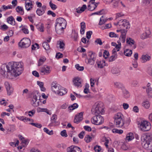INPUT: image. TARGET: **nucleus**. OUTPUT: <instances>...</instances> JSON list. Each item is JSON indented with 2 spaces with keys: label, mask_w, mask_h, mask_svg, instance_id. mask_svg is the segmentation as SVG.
Returning a JSON list of instances; mask_svg holds the SVG:
<instances>
[{
  "label": "nucleus",
  "mask_w": 152,
  "mask_h": 152,
  "mask_svg": "<svg viewBox=\"0 0 152 152\" xmlns=\"http://www.w3.org/2000/svg\"><path fill=\"white\" fill-rule=\"evenodd\" d=\"M123 115L121 113L116 114L114 116V123L117 127H121L124 124Z\"/></svg>",
  "instance_id": "39448f33"
},
{
  "label": "nucleus",
  "mask_w": 152,
  "mask_h": 152,
  "mask_svg": "<svg viewBox=\"0 0 152 152\" xmlns=\"http://www.w3.org/2000/svg\"><path fill=\"white\" fill-rule=\"evenodd\" d=\"M78 105L77 103H74L71 106L69 107V109L70 110H73L75 108L78 107Z\"/></svg>",
  "instance_id": "37998d69"
},
{
  "label": "nucleus",
  "mask_w": 152,
  "mask_h": 152,
  "mask_svg": "<svg viewBox=\"0 0 152 152\" xmlns=\"http://www.w3.org/2000/svg\"><path fill=\"white\" fill-rule=\"evenodd\" d=\"M60 88L59 90V91L57 94H58L60 95H63L66 93L67 91L66 89L62 88L61 87H60Z\"/></svg>",
  "instance_id": "cd10ccee"
},
{
  "label": "nucleus",
  "mask_w": 152,
  "mask_h": 152,
  "mask_svg": "<svg viewBox=\"0 0 152 152\" xmlns=\"http://www.w3.org/2000/svg\"><path fill=\"white\" fill-rule=\"evenodd\" d=\"M142 106L144 107L145 108H148L150 106L149 102L148 101H145L143 102L142 104Z\"/></svg>",
  "instance_id": "a18cd8bd"
},
{
  "label": "nucleus",
  "mask_w": 152,
  "mask_h": 152,
  "mask_svg": "<svg viewBox=\"0 0 152 152\" xmlns=\"http://www.w3.org/2000/svg\"><path fill=\"white\" fill-rule=\"evenodd\" d=\"M8 28V26L5 24L1 25V26L0 27V29L2 30H6Z\"/></svg>",
  "instance_id": "774afa93"
},
{
  "label": "nucleus",
  "mask_w": 152,
  "mask_h": 152,
  "mask_svg": "<svg viewBox=\"0 0 152 152\" xmlns=\"http://www.w3.org/2000/svg\"><path fill=\"white\" fill-rule=\"evenodd\" d=\"M56 25L55 29L57 34H61L64 32L63 29H65L66 25V22L63 18H59L56 20Z\"/></svg>",
  "instance_id": "f03ea898"
},
{
  "label": "nucleus",
  "mask_w": 152,
  "mask_h": 152,
  "mask_svg": "<svg viewBox=\"0 0 152 152\" xmlns=\"http://www.w3.org/2000/svg\"><path fill=\"white\" fill-rule=\"evenodd\" d=\"M143 62H145L147 61H149L151 59V57L148 55H143L142 57Z\"/></svg>",
  "instance_id": "72a5a7b5"
},
{
  "label": "nucleus",
  "mask_w": 152,
  "mask_h": 152,
  "mask_svg": "<svg viewBox=\"0 0 152 152\" xmlns=\"http://www.w3.org/2000/svg\"><path fill=\"white\" fill-rule=\"evenodd\" d=\"M104 16H102L100 18L99 24V25H102L105 23L108 19H104Z\"/></svg>",
  "instance_id": "ea45409f"
},
{
  "label": "nucleus",
  "mask_w": 152,
  "mask_h": 152,
  "mask_svg": "<svg viewBox=\"0 0 152 152\" xmlns=\"http://www.w3.org/2000/svg\"><path fill=\"white\" fill-rule=\"evenodd\" d=\"M5 87L6 89L7 94L10 95L12 93L13 89L11 85L8 82H5L4 83Z\"/></svg>",
  "instance_id": "2eb2a0df"
},
{
  "label": "nucleus",
  "mask_w": 152,
  "mask_h": 152,
  "mask_svg": "<svg viewBox=\"0 0 152 152\" xmlns=\"http://www.w3.org/2000/svg\"><path fill=\"white\" fill-rule=\"evenodd\" d=\"M50 72V67L48 66L42 67L40 69V74L42 75H48Z\"/></svg>",
  "instance_id": "ddd939ff"
},
{
  "label": "nucleus",
  "mask_w": 152,
  "mask_h": 152,
  "mask_svg": "<svg viewBox=\"0 0 152 152\" xmlns=\"http://www.w3.org/2000/svg\"><path fill=\"white\" fill-rule=\"evenodd\" d=\"M104 9H102L99 11L93 13L91 14V15H92L95 14L99 15H102L103 14V12L104 11Z\"/></svg>",
  "instance_id": "5fc2aeb1"
},
{
  "label": "nucleus",
  "mask_w": 152,
  "mask_h": 152,
  "mask_svg": "<svg viewBox=\"0 0 152 152\" xmlns=\"http://www.w3.org/2000/svg\"><path fill=\"white\" fill-rule=\"evenodd\" d=\"M36 27L38 30L40 32H43L44 31V27L43 23H41L36 25Z\"/></svg>",
  "instance_id": "2f4dec72"
},
{
  "label": "nucleus",
  "mask_w": 152,
  "mask_h": 152,
  "mask_svg": "<svg viewBox=\"0 0 152 152\" xmlns=\"http://www.w3.org/2000/svg\"><path fill=\"white\" fill-rule=\"evenodd\" d=\"M91 111L95 115L103 114L104 113L103 103L101 102H97L94 105Z\"/></svg>",
  "instance_id": "7ed1b4c3"
},
{
  "label": "nucleus",
  "mask_w": 152,
  "mask_h": 152,
  "mask_svg": "<svg viewBox=\"0 0 152 152\" xmlns=\"http://www.w3.org/2000/svg\"><path fill=\"white\" fill-rule=\"evenodd\" d=\"M95 115L91 119V122L93 124L99 125L103 123L104 119L102 116L99 114Z\"/></svg>",
  "instance_id": "6e6552de"
},
{
  "label": "nucleus",
  "mask_w": 152,
  "mask_h": 152,
  "mask_svg": "<svg viewBox=\"0 0 152 152\" xmlns=\"http://www.w3.org/2000/svg\"><path fill=\"white\" fill-rule=\"evenodd\" d=\"M133 139V133L130 132L127 134L125 138V141L126 142H129Z\"/></svg>",
  "instance_id": "b1692460"
},
{
  "label": "nucleus",
  "mask_w": 152,
  "mask_h": 152,
  "mask_svg": "<svg viewBox=\"0 0 152 152\" xmlns=\"http://www.w3.org/2000/svg\"><path fill=\"white\" fill-rule=\"evenodd\" d=\"M31 42L28 38H23L18 43L19 47L23 48L28 47L31 45Z\"/></svg>",
  "instance_id": "1a4fd4ad"
},
{
  "label": "nucleus",
  "mask_w": 152,
  "mask_h": 152,
  "mask_svg": "<svg viewBox=\"0 0 152 152\" xmlns=\"http://www.w3.org/2000/svg\"><path fill=\"white\" fill-rule=\"evenodd\" d=\"M94 137L95 135L93 134L91 135V137L89 135H87L85 137L84 140L87 143H89L92 140V138H94Z\"/></svg>",
  "instance_id": "4be33fe9"
},
{
  "label": "nucleus",
  "mask_w": 152,
  "mask_h": 152,
  "mask_svg": "<svg viewBox=\"0 0 152 152\" xmlns=\"http://www.w3.org/2000/svg\"><path fill=\"white\" fill-rule=\"evenodd\" d=\"M122 34H121L120 39L122 43H124L125 41L126 35V31H122Z\"/></svg>",
  "instance_id": "a878e982"
},
{
  "label": "nucleus",
  "mask_w": 152,
  "mask_h": 152,
  "mask_svg": "<svg viewBox=\"0 0 152 152\" xmlns=\"http://www.w3.org/2000/svg\"><path fill=\"white\" fill-rule=\"evenodd\" d=\"M75 67L77 70L80 71H82L84 69V67L80 66L78 64L75 65Z\"/></svg>",
  "instance_id": "603ef678"
},
{
  "label": "nucleus",
  "mask_w": 152,
  "mask_h": 152,
  "mask_svg": "<svg viewBox=\"0 0 152 152\" xmlns=\"http://www.w3.org/2000/svg\"><path fill=\"white\" fill-rule=\"evenodd\" d=\"M102 139L103 140V142H105L104 145L106 146L107 148H108V144L109 142V140L105 137H104Z\"/></svg>",
  "instance_id": "de8ad7c7"
},
{
  "label": "nucleus",
  "mask_w": 152,
  "mask_h": 152,
  "mask_svg": "<svg viewBox=\"0 0 152 152\" xmlns=\"http://www.w3.org/2000/svg\"><path fill=\"white\" fill-rule=\"evenodd\" d=\"M113 3V7L114 8L116 9L118 7L120 2V0H111L110 2Z\"/></svg>",
  "instance_id": "5701e85b"
},
{
  "label": "nucleus",
  "mask_w": 152,
  "mask_h": 152,
  "mask_svg": "<svg viewBox=\"0 0 152 152\" xmlns=\"http://www.w3.org/2000/svg\"><path fill=\"white\" fill-rule=\"evenodd\" d=\"M146 91L149 97L152 96V89L151 88H148L146 89Z\"/></svg>",
  "instance_id": "c03bdc74"
},
{
  "label": "nucleus",
  "mask_w": 152,
  "mask_h": 152,
  "mask_svg": "<svg viewBox=\"0 0 152 152\" xmlns=\"http://www.w3.org/2000/svg\"><path fill=\"white\" fill-rule=\"evenodd\" d=\"M112 132L114 133H117L121 134L123 132V131L121 129H114L112 130Z\"/></svg>",
  "instance_id": "79ce46f5"
},
{
  "label": "nucleus",
  "mask_w": 152,
  "mask_h": 152,
  "mask_svg": "<svg viewBox=\"0 0 152 152\" xmlns=\"http://www.w3.org/2000/svg\"><path fill=\"white\" fill-rule=\"evenodd\" d=\"M138 125L140 130L144 132L149 131L151 128V123L146 121H142Z\"/></svg>",
  "instance_id": "0eeeda50"
},
{
  "label": "nucleus",
  "mask_w": 152,
  "mask_h": 152,
  "mask_svg": "<svg viewBox=\"0 0 152 152\" xmlns=\"http://www.w3.org/2000/svg\"><path fill=\"white\" fill-rule=\"evenodd\" d=\"M119 72V70L115 68H113L111 70V72L113 74H117Z\"/></svg>",
  "instance_id": "09e8293b"
},
{
  "label": "nucleus",
  "mask_w": 152,
  "mask_h": 152,
  "mask_svg": "<svg viewBox=\"0 0 152 152\" xmlns=\"http://www.w3.org/2000/svg\"><path fill=\"white\" fill-rule=\"evenodd\" d=\"M91 4L88 6V10L92 11L96 9L97 6L94 5V2H91Z\"/></svg>",
  "instance_id": "bb28decb"
},
{
  "label": "nucleus",
  "mask_w": 152,
  "mask_h": 152,
  "mask_svg": "<svg viewBox=\"0 0 152 152\" xmlns=\"http://www.w3.org/2000/svg\"><path fill=\"white\" fill-rule=\"evenodd\" d=\"M109 55V52L106 50H105L104 51L103 54V56L106 59L108 57V56Z\"/></svg>",
  "instance_id": "4d7b16f0"
},
{
  "label": "nucleus",
  "mask_w": 152,
  "mask_h": 152,
  "mask_svg": "<svg viewBox=\"0 0 152 152\" xmlns=\"http://www.w3.org/2000/svg\"><path fill=\"white\" fill-rule=\"evenodd\" d=\"M57 48H59L63 50H64V46H65V44L63 41H58L57 42Z\"/></svg>",
  "instance_id": "412c9836"
},
{
  "label": "nucleus",
  "mask_w": 152,
  "mask_h": 152,
  "mask_svg": "<svg viewBox=\"0 0 152 152\" xmlns=\"http://www.w3.org/2000/svg\"><path fill=\"white\" fill-rule=\"evenodd\" d=\"M37 84L39 86L42 91H45V88L43 87L44 83L43 82L37 81Z\"/></svg>",
  "instance_id": "c9c22d12"
},
{
  "label": "nucleus",
  "mask_w": 152,
  "mask_h": 152,
  "mask_svg": "<svg viewBox=\"0 0 152 152\" xmlns=\"http://www.w3.org/2000/svg\"><path fill=\"white\" fill-rule=\"evenodd\" d=\"M42 46L46 50H48L50 49L49 44L47 42H44L42 43Z\"/></svg>",
  "instance_id": "e433bc0d"
},
{
  "label": "nucleus",
  "mask_w": 152,
  "mask_h": 152,
  "mask_svg": "<svg viewBox=\"0 0 152 152\" xmlns=\"http://www.w3.org/2000/svg\"><path fill=\"white\" fill-rule=\"evenodd\" d=\"M71 38L75 41H77L78 38V34L75 30H73L71 34Z\"/></svg>",
  "instance_id": "aec40b11"
},
{
  "label": "nucleus",
  "mask_w": 152,
  "mask_h": 152,
  "mask_svg": "<svg viewBox=\"0 0 152 152\" xmlns=\"http://www.w3.org/2000/svg\"><path fill=\"white\" fill-rule=\"evenodd\" d=\"M31 104L34 107H37L39 105V102H37V101H34V102H31Z\"/></svg>",
  "instance_id": "13d9d810"
},
{
  "label": "nucleus",
  "mask_w": 152,
  "mask_h": 152,
  "mask_svg": "<svg viewBox=\"0 0 152 152\" xmlns=\"http://www.w3.org/2000/svg\"><path fill=\"white\" fill-rule=\"evenodd\" d=\"M92 34V32L91 31H87L86 33V37L89 39L91 37V36Z\"/></svg>",
  "instance_id": "69168bd1"
},
{
  "label": "nucleus",
  "mask_w": 152,
  "mask_h": 152,
  "mask_svg": "<svg viewBox=\"0 0 152 152\" xmlns=\"http://www.w3.org/2000/svg\"><path fill=\"white\" fill-rule=\"evenodd\" d=\"M97 65L98 68H102L105 66V61L104 60L98 61Z\"/></svg>",
  "instance_id": "c756f323"
},
{
  "label": "nucleus",
  "mask_w": 152,
  "mask_h": 152,
  "mask_svg": "<svg viewBox=\"0 0 152 152\" xmlns=\"http://www.w3.org/2000/svg\"><path fill=\"white\" fill-rule=\"evenodd\" d=\"M10 64H11L10 63H9L8 65L4 64L1 65L0 69L1 74L2 75H4L6 71L11 73V66L10 65Z\"/></svg>",
  "instance_id": "9d476101"
},
{
  "label": "nucleus",
  "mask_w": 152,
  "mask_h": 152,
  "mask_svg": "<svg viewBox=\"0 0 152 152\" xmlns=\"http://www.w3.org/2000/svg\"><path fill=\"white\" fill-rule=\"evenodd\" d=\"M74 85L77 88H80L82 86V83L83 80L79 77L74 78L73 80Z\"/></svg>",
  "instance_id": "f8f14e48"
},
{
  "label": "nucleus",
  "mask_w": 152,
  "mask_h": 152,
  "mask_svg": "<svg viewBox=\"0 0 152 152\" xmlns=\"http://www.w3.org/2000/svg\"><path fill=\"white\" fill-rule=\"evenodd\" d=\"M132 53V50L128 49H126L124 51V54L127 56H131Z\"/></svg>",
  "instance_id": "f704fd0d"
},
{
  "label": "nucleus",
  "mask_w": 152,
  "mask_h": 152,
  "mask_svg": "<svg viewBox=\"0 0 152 152\" xmlns=\"http://www.w3.org/2000/svg\"><path fill=\"white\" fill-rule=\"evenodd\" d=\"M86 56L85 59V62L88 64L93 65L94 64L96 60V55L95 53L92 51H90L88 52V56Z\"/></svg>",
  "instance_id": "423d86ee"
},
{
  "label": "nucleus",
  "mask_w": 152,
  "mask_h": 152,
  "mask_svg": "<svg viewBox=\"0 0 152 152\" xmlns=\"http://www.w3.org/2000/svg\"><path fill=\"white\" fill-rule=\"evenodd\" d=\"M122 91L123 93V96L125 98H129L130 96L129 92L126 90L124 88H123L122 89Z\"/></svg>",
  "instance_id": "7c9ffc66"
},
{
  "label": "nucleus",
  "mask_w": 152,
  "mask_h": 152,
  "mask_svg": "<svg viewBox=\"0 0 152 152\" xmlns=\"http://www.w3.org/2000/svg\"><path fill=\"white\" fill-rule=\"evenodd\" d=\"M49 5L50 7L53 10H55L57 8V6L55 4L53 3L51 1L50 2Z\"/></svg>",
  "instance_id": "8fccbe9b"
},
{
  "label": "nucleus",
  "mask_w": 152,
  "mask_h": 152,
  "mask_svg": "<svg viewBox=\"0 0 152 152\" xmlns=\"http://www.w3.org/2000/svg\"><path fill=\"white\" fill-rule=\"evenodd\" d=\"M30 124L33 126L36 127L38 128H40L42 126V125L40 124H38L37 123H30Z\"/></svg>",
  "instance_id": "3c124183"
},
{
  "label": "nucleus",
  "mask_w": 152,
  "mask_h": 152,
  "mask_svg": "<svg viewBox=\"0 0 152 152\" xmlns=\"http://www.w3.org/2000/svg\"><path fill=\"white\" fill-rule=\"evenodd\" d=\"M43 130L44 132L50 135H52L53 134V130L50 131L47 128H44Z\"/></svg>",
  "instance_id": "49530a36"
},
{
  "label": "nucleus",
  "mask_w": 152,
  "mask_h": 152,
  "mask_svg": "<svg viewBox=\"0 0 152 152\" xmlns=\"http://www.w3.org/2000/svg\"><path fill=\"white\" fill-rule=\"evenodd\" d=\"M81 29L80 33L81 34H83L84 33L86 29V24L84 22H82L80 23Z\"/></svg>",
  "instance_id": "c85d7f7f"
},
{
  "label": "nucleus",
  "mask_w": 152,
  "mask_h": 152,
  "mask_svg": "<svg viewBox=\"0 0 152 152\" xmlns=\"http://www.w3.org/2000/svg\"><path fill=\"white\" fill-rule=\"evenodd\" d=\"M10 64V65L11 66V73L15 77L20 75L23 70V63L19 62Z\"/></svg>",
  "instance_id": "f257e3e1"
},
{
  "label": "nucleus",
  "mask_w": 152,
  "mask_h": 152,
  "mask_svg": "<svg viewBox=\"0 0 152 152\" xmlns=\"http://www.w3.org/2000/svg\"><path fill=\"white\" fill-rule=\"evenodd\" d=\"M83 112H81L78 114L75 115L74 120V122L78 124L83 119Z\"/></svg>",
  "instance_id": "dca6fc26"
},
{
  "label": "nucleus",
  "mask_w": 152,
  "mask_h": 152,
  "mask_svg": "<svg viewBox=\"0 0 152 152\" xmlns=\"http://www.w3.org/2000/svg\"><path fill=\"white\" fill-rule=\"evenodd\" d=\"M117 56V53H112V55L110 57L109 61L111 62L114 61L116 58Z\"/></svg>",
  "instance_id": "4c0bfd02"
},
{
  "label": "nucleus",
  "mask_w": 152,
  "mask_h": 152,
  "mask_svg": "<svg viewBox=\"0 0 152 152\" xmlns=\"http://www.w3.org/2000/svg\"><path fill=\"white\" fill-rule=\"evenodd\" d=\"M109 35V36L110 37H118V35H117L116 34H115L114 32H110V33Z\"/></svg>",
  "instance_id": "338daca9"
},
{
  "label": "nucleus",
  "mask_w": 152,
  "mask_h": 152,
  "mask_svg": "<svg viewBox=\"0 0 152 152\" xmlns=\"http://www.w3.org/2000/svg\"><path fill=\"white\" fill-rule=\"evenodd\" d=\"M94 149L96 152H99L101 151V148L100 146L96 145L94 147Z\"/></svg>",
  "instance_id": "bf43d9fd"
},
{
  "label": "nucleus",
  "mask_w": 152,
  "mask_h": 152,
  "mask_svg": "<svg viewBox=\"0 0 152 152\" xmlns=\"http://www.w3.org/2000/svg\"><path fill=\"white\" fill-rule=\"evenodd\" d=\"M67 152H82L81 148L76 146H71L66 149Z\"/></svg>",
  "instance_id": "4468645a"
},
{
  "label": "nucleus",
  "mask_w": 152,
  "mask_h": 152,
  "mask_svg": "<svg viewBox=\"0 0 152 152\" xmlns=\"http://www.w3.org/2000/svg\"><path fill=\"white\" fill-rule=\"evenodd\" d=\"M121 43H120V44H119L118 45L115 46V48L113 49L112 51L113 53H116L117 51H118L119 50V49L121 48Z\"/></svg>",
  "instance_id": "a19ab883"
},
{
  "label": "nucleus",
  "mask_w": 152,
  "mask_h": 152,
  "mask_svg": "<svg viewBox=\"0 0 152 152\" xmlns=\"http://www.w3.org/2000/svg\"><path fill=\"white\" fill-rule=\"evenodd\" d=\"M26 9L27 11L30 10L32 8L33 4L30 0H26L25 2Z\"/></svg>",
  "instance_id": "f3484780"
},
{
  "label": "nucleus",
  "mask_w": 152,
  "mask_h": 152,
  "mask_svg": "<svg viewBox=\"0 0 152 152\" xmlns=\"http://www.w3.org/2000/svg\"><path fill=\"white\" fill-rule=\"evenodd\" d=\"M2 8L3 9L5 10L8 9H12V7L11 5H8L6 6L5 5H3L2 6Z\"/></svg>",
  "instance_id": "e2e57ef3"
},
{
  "label": "nucleus",
  "mask_w": 152,
  "mask_h": 152,
  "mask_svg": "<svg viewBox=\"0 0 152 152\" xmlns=\"http://www.w3.org/2000/svg\"><path fill=\"white\" fill-rule=\"evenodd\" d=\"M61 134L62 137H66L67 136L66 131L65 130L62 131L61 132Z\"/></svg>",
  "instance_id": "0e129e2a"
},
{
  "label": "nucleus",
  "mask_w": 152,
  "mask_h": 152,
  "mask_svg": "<svg viewBox=\"0 0 152 152\" xmlns=\"http://www.w3.org/2000/svg\"><path fill=\"white\" fill-rule=\"evenodd\" d=\"M7 22L9 24L14 25L15 24V20L12 16H11L7 18Z\"/></svg>",
  "instance_id": "393cba45"
},
{
  "label": "nucleus",
  "mask_w": 152,
  "mask_h": 152,
  "mask_svg": "<svg viewBox=\"0 0 152 152\" xmlns=\"http://www.w3.org/2000/svg\"><path fill=\"white\" fill-rule=\"evenodd\" d=\"M46 59V58L44 57L40 58L39 60L38 66H39L42 65Z\"/></svg>",
  "instance_id": "58836bf2"
},
{
  "label": "nucleus",
  "mask_w": 152,
  "mask_h": 152,
  "mask_svg": "<svg viewBox=\"0 0 152 152\" xmlns=\"http://www.w3.org/2000/svg\"><path fill=\"white\" fill-rule=\"evenodd\" d=\"M46 10V6L45 5H43L41 7L37 10L36 13L38 15H42L45 12Z\"/></svg>",
  "instance_id": "a211bd4d"
},
{
  "label": "nucleus",
  "mask_w": 152,
  "mask_h": 152,
  "mask_svg": "<svg viewBox=\"0 0 152 152\" xmlns=\"http://www.w3.org/2000/svg\"><path fill=\"white\" fill-rule=\"evenodd\" d=\"M121 23L120 26H117L118 28H121L123 29H127L130 27V25L128 22H127L126 20H120Z\"/></svg>",
  "instance_id": "9b49d317"
},
{
  "label": "nucleus",
  "mask_w": 152,
  "mask_h": 152,
  "mask_svg": "<svg viewBox=\"0 0 152 152\" xmlns=\"http://www.w3.org/2000/svg\"><path fill=\"white\" fill-rule=\"evenodd\" d=\"M60 86H58V85L55 82H53L51 84L52 90L55 93H58L59 91Z\"/></svg>",
  "instance_id": "6ab92c4d"
},
{
  "label": "nucleus",
  "mask_w": 152,
  "mask_h": 152,
  "mask_svg": "<svg viewBox=\"0 0 152 152\" xmlns=\"http://www.w3.org/2000/svg\"><path fill=\"white\" fill-rule=\"evenodd\" d=\"M37 96H40L39 94L38 91H37L33 93V96L31 101L34 102V101H37Z\"/></svg>",
  "instance_id": "473e14b6"
},
{
  "label": "nucleus",
  "mask_w": 152,
  "mask_h": 152,
  "mask_svg": "<svg viewBox=\"0 0 152 152\" xmlns=\"http://www.w3.org/2000/svg\"><path fill=\"white\" fill-rule=\"evenodd\" d=\"M115 84L116 87L119 88H122L123 89V88H124L123 87L122 84L120 83L116 82L115 83Z\"/></svg>",
  "instance_id": "052dcab7"
},
{
  "label": "nucleus",
  "mask_w": 152,
  "mask_h": 152,
  "mask_svg": "<svg viewBox=\"0 0 152 152\" xmlns=\"http://www.w3.org/2000/svg\"><path fill=\"white\" fill-rule=\"evenodd\" d=\"M16 11L18 12H21L22 13V14H23L24 13L23 9L21 7L18 6L16 8Z\"/></svg>",
  "instance_id": "864d4df0"
},
{
  "label": "nucleus",
  "mask_w": 152,
  "mask_h": 152,
  "mask_svg": "<svg viewBox=\"0 0 152 152\" xmlns=\"http://www.w3.org/2000/svg\"><path fill=\"white\" fill-rule=\"evenodd\" d=\"M37 48V49L39 48V45L37 43H35V45H32L31 49L32 50H35L36 48Z\"/></svg>",
  "instance_id": "680f3d73"
},
{
  "label": "nucleus",
  "mask_w": 152,
  "mask_h": 152,
  "mask_svg": "<svg viewBox=\"0 0 152 152\" xmlns=\"http://www.w3.org/2000/svg\"><path fill=\"white\" fill-rule=\"evenodd\" d=\"M143 137L144 141L142 143L143 147L147 150L152 149V139L151 136L146 135Z\"/></svg>",
  "instance_id": "20e7f679"
},
{
  "label": "nucleus",
  "mask_w": 152,
  "mask_h": 152,
  "mask_svg": "<svg viewBox=\"0 0 152 152\" xmlns=\"http://www.w3.org/2000/svg\"><path fill=\"white\" fill-rule=\"evenodd\" d=\"M126 43L130 45H132L133 44V40L132 39L129 38L126 39Z\"/></svg>",
  "instance_id": "6e6d98bb"
}]
</instances>
